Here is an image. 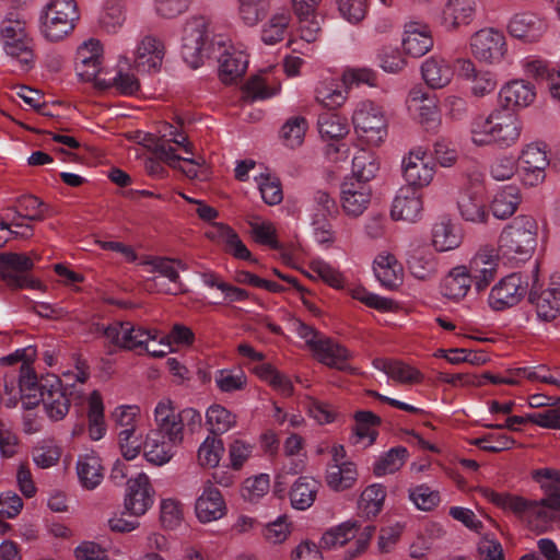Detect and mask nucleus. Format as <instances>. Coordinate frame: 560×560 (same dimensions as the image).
<instances>
[{
  "mask_svg": "<svg viewBox=\"0 0 560 560\" xmlns=\"http://www.w3.org/2000/svg\"><path fill=\"white\" fill-rule=\"evenodd\" d=\"M380 170V161L373 151L361 149L352 159V175L347 178H358L364 183L373 179Z\"/></svg>",
  "mask_w": 560,
  "mask_h": 560,
  "instance_id": "nucleus-47",
  "label": "nucleus"
},
{
  "mask_svg": "<svg viewBox=\"0 0 560 560\" xmlns=\"http://www.w3.org/2000/svg\"><path fill=\"white\" fill-rule=\"evenodd\" d=\"M372 198L371 186L358 178H345L340 186V205L343 213L358 218L369 208Z\"/></svg>",
  "mask_w": 560,
  "mask_h": 560,
  "instance_id": "nucleus-17",
  "label": "nucleus"
},
{
  "mask_svg": "<svg viewBox=\"0 0 560 560\" xmlns=\"http://www.w3.org/2000/svg\"><path fill=\"white\" fill-rule=\"evenodd\" d=\"M133 63L126 56H120L117 66L116 74L112 79V86L121 95H135L140 91V80L133 73Z\"/></svg>",
  "mask_w": 560,
  "mask_h": 560,
  "instance_id": "nucleus-39",
  "label": "nucleus"
},
{
  "mask_svg": "<svg viewBox=\"0 0 560 560\" xmlns=\"http://www.w3.org/2000/svg\"><path fill=\"white\" fill-rule=\"evenodd\" d=\"M306 275L312 279H320L335 289H341L345 285L342 273L320 258L313 259L310 262Z\"/></svg>",
  "mask_w": 560,
  "mask_h": 560,
  "instance_id": "nucleus-51",
  "label": "nucleus"
},
{
  "mask_svg": "<svg viewBox=\"0 0 560 560\" xmlns=\"http://www.w3.org/2000/svg\"><path fill=\"white\" fill-rule=\"evenodd\" d=\"M316 101L327 108L340 107L347 100V93L334 82H322L315 91Z\"/></svg>",
  "mask_w": 560,
  "mask_h": 560,
  "instance_id": "nucleus-62",
  "label": "nucleus"
},
{
  "mask_svg": "<svg viewBox=\"0 0 560 560\" xmlns=\"http://www.w3.org/2000/svg\"><path fill=\"white\" fill-rule=\"evenodd\" d=\"M556 511L547 501V497L540 500H529L525 522L533 527H540L555 520Z\"/></svg>",
  "mask_w": 560,
  "mask_h": 560,
  "instance_id": "nucleus-60",
  "label": "nucleus"
},
{
  "mask_svg": "<svg viewBox=\"0 0 560 560\" xmlns=\"http://www.w3.org/2000/svg\"><path fill=\"white\" fill-rule=\"evenodd\" d=\"M469 46L477 59L488 63L499 62L506 51L503 33L494 28H482L476 32L470 37Z\"/></svg>",
  "mask_w": 560,
  "mask_h": 560,
  "instance_id": "nucleus-16",
  "label": "nucleus"
},
{
  "mask_svg": "<svg viewBox=\"0 0 560 560\" xmlns=\"http://www.w3.org/2000/svg\"><path fill=\"white\" fill-rule=\"evenodd\" d=\"M195 510L201 523H210L225 515L226 505L221 492L209 482L197 499Z\"/></svg>",
  "mask_w": 560,
  "mask_h": 560,
  "instance_id": "nucleus-27",
  "label": "nucleus"
},
{
  "mask_svg": "<svg viewBox=\"0 0 560 560\" xmlns=\"http://www.w3.org/2000/svg\"><path fill=\"white\" fill-rule=\"evenodd\" d=\"M523 125L516 114L497 109L488 117L472 121L470 139L476 147L497 145L508 149L520 140Z\"/></svg>",
  "mask_w": 560,
  "mask_h": 560,
  "instance_id": "nucleus-1",
  "label": "nucleus"
},
{
  "mask_svg": "<svg viewBox=\"0 0 560 560\" xmlns=\"http://www.w3.org/2000/svg\"><path fill=\"white\" fill-rule=\"evenodd\" d=\"M270 0H237V14L247 26L257 25L267 14Z\"/></svg>",
  "mask_w": 560,
  "mask_h": 560,
  "instance_id": "nucleus-53",
  "label": "nucleus"
},
{
  "mask_svg": "<svg viewBox=\"0 0 560 560\" xmlns=\"http://www.w3.org/2000/svg\"><path fill=\"white\" fill-rule=\"evenodd\" d=\"M0 43L5 55L14 60L21 70L28 71L35 65L33 39L24 23L16 20L4 22L0 30Z\"/></svg>",
  "mask_w": 560,
  "mask_h": 560,
  "instance_id": "nucleus-4",
  "label": "nucleus"
},
{
  "mask_svg": "<svg viewBox=\"0 0 560 560\" xmlns=\"http://www.w3.org/2000/svg\"><path fill=\"white\" fill-rule=\"evenodd\" d=\"M475 280L466 265L453 267L441 282V293L444 298L458 302L470 291Z\"/></svg>",
  "mask_w": 560,
  "mask_h": 560,
  "instance_id": "nucleus-26",
  "label": "nucleus"
},
{
  "mask_svg": "<svg viewBox=\"0 0 560 560\" xmlns=\"http://www.w3.org/2000/svg\"><path fill=\"white\" fill-rule=\"evenodd\" d=\"M153 501L154 490L145 474L140 472L127 481L125 508L130 514L135 516L145 514Z\"/></svg>",
  "mask_w": 560,
  "mask_h": 560,
  "instance_id": "nucleus-19",
  "label": "nucleus"
},
{
  "mask_svg": "<svg viewBox=\"0 0 560 560\" xmlns=\"http://www.w3.org/2000/svg\"><path fill=\"white\" fill-rule=\"evenodd\" d=\"M154 421L158 427L156 433L173 443H182L183 423H180V416L171 399L163 398L158 402L154 408Z\"/></svg>",
  "mask_w": 560,
  "mask_h": 560,
  "instance_id": "nucleus-21",
  "label": "nucleus"
},
{
  "mask_svg": "<svg viewBox=\"0 0 560 560\" xmlns=\"http://www.w3.org/2000/svg\"><path fill=\"white\" fill-rule=\"evenodd\" d=\"M360 532L358 522L346 521L327 529L320 538V545L326 549L340 548L357 538Z\"/></svg>",
  "mask_w": 560,
  "mask_h": 560,
  "instance_id": "nucleus-43",
  "label": "nucleus"
},
{
  "mask_svg": "<svg viewBox=\"0 0 560 560\" xmlns=\"http://www.w3.org/2000/svg\"><path fill=\"white\" fill-rule=\"evenodd\" d=\"M373 270L380 283L388 289L397 288L402 281V267L390 253H381L376 256Z\"/></svg>",
  "mask_w": 560,
  "mask_h": 560,
  "instance_id": "nucleus-33",
  "label": "nucleus"
},
{
  "mask_svg": "<svg viewBox=\"0 0 560 560\" xmlns=\"http://www.w3.org/2000/svg\"><path fill=\"white\" fill-rule=\"evenodd\" d=\"M462 241V234L450 220L443 219L433 225L432 245L438 252L456 249Z\"/></svg>",
  "mask_w": 560,
  "mask_h": 560,
  "instance_id": "nucleus-42",
  "label": "nucleus"
},
{
  "mask_svg": "<svg viewBox=\"0 0 560 560\" xmlns=\"http://www.w3.org/2000/svg\"><path fill=\"white\" fill-rule=\"evenodd\" d=\"M537 234L538 224L533 217L517 215L503 228L498 250L510 260H527L537 246Z\"/></svg>",
  "mask_w": 560,
  "mask_h": 560,
  "instance_id": "nucleus-2",
  "label": "nucleus"
},
{
  "mask_svg": "<svg viewBox=\"0 0 560 560\" xmlns=\"http://www.w3.org/2000/svg\"><path fill=\"white\" fill-rule=\"evenodd\" d=\"M508 31L511 36L525 40L535 42L546 31V24L544 20L534 13L523 12L514 14L509 24Z\"/></svg>",
  "mask_w": 560,
  "mask_h": 560,
  "instance_id": "nucleus-28",
  "label": "nucleus"
},
{
  "mask_svg": "<svg viewBox=\"0 0 560 560\" xmlns=\"http://www.w3.org/2000/svg\"><path fill=\"white\" fill-rule=\"evenodd\" d=\"M460 217L471 223L482 224L489 218L487 203L483 197L476 192H465L458 200Z\"/></svg>",
  "mask_w": 560,
  "mask_h": 560,
  "instance_id": "nucleus-40",
  "label": "nucleus"
},
{
  "mask_svg": "<svg viewBox=\"0 0 560 560\" xmlns=\"http://www.w3.org/2000/svg\"><path fill=\"white\" fill-rule=\"evenodd\" d=\"M409 452L404 446H397L382 454L373 464V474L376 477L395 474L406 463Z\"/></svg>",
  "mask_w": 560,
  "mask_h": 560,
  "instance_id": "nucleus-48",
  "label": "nucleus"
},
{
  "mask_svg": "<svg viewBox=\"0 0 560 560\" xmlns=\"http://www.w3.org/2000/svg\"><path fill=\"white\" fill-rule=\"evenodd\" d=\"M308 128L307 121L302 116L290 117L281 128V138L284 145L294 149L300 147Z\"/></svg>",
  "mask_w": 560,
  "mask_h": 560,
  "instance_id": "nucleus-59",
  "label": "nucleus"
},
{
  "mask_svg": "<svg viewBox=\"0 0 560 560\" xmlns=\"http://www.w3.org/2000/svg\"><path fill=\"white\" fill-rule=\"evenodd\" d=\"M385 497L386 491L382 485H371L362 491L359 499V509L368 517L375 516L382 510Z\"/></svg>",
  "mask_w": 560,
  "mask_h": 560,
  "instance_id": "nucleus-55",
  "label": "nucleus"
},
{
  "mask_svg": "<svg viewBox=\"0 0 560 560\" xmlns=\"http://www.w3.org/2000/svg\"><path fill=\"white\" fill-rule=\"evenodd\" d=\"M421 73L425 83L432 89L446 86L454 75L451 63L438 56H432L422 63Z\"/></svg>",
  "mask_w": 560,
  "mask_h": 560,
  "instance_id": "nucleus-34",
  "label": "nucleus"
},
{
  "mask_svg": "<svg viewBox=\"0 0 560 560\" xmlns=\"http://www.w3.org/2000/svg\"><path fill=\"white\" fill-rule=\"evenodd\" d=\"M405 187L420 190L429 186L435 175V165L429 159L427 151L420 147L409 151L401 161Z\"/></svg>",
  "mask_w": 560,
  "mask_h": 560,
  "instance_id": "nucleus-11",
  "label": "nucleus"
},
{
  "mask_svg": "<svg viewBox=\"0 0 560 560\" xmlns=\"http://www.w3.org/2000/svg\"><path fill=\"white\" fill-rule=\"evenodd\" d=\"M409 499L418 510L431 511L440 503V493L427 485H419L409 489Z\"/></svg>",
  "mask_w": 560,
  "mask_h": 560,
  "instance_id": "nucleus-63",
  "label": "nucleus"
},
{
  "mask_svg": "<svg viewBox=\"0 0 560 560\" xmlns=\"http://www.w3.org/2000/svg\"><path fill=\"white\" fill-rule=\"evenodd\" d=\"M518 161L511 154H498L489 163L488 171L497 182L510 180L518 171Z\"/></svg>",
  "mask_w": 560,
  "mask_h": 560,
  "instance_id": "nucleus-58",
  "label": "nucleus"
},
{
  "mask_svg": "<svg viewBox=\"0 0 560 560\" xmlns=\"http://www.w3.org/2000/svg\"><path fill=\"white\" fill-rule=\"evenodd\" d=\"M224 452L223 441L215 435H209L198 448V462L201 466L215 467Z\"/></svg>",
  "mask_w": 560,
  "mask_h": 560,
  "instance_id": "nucleus-61",
  "label": "nucleus"
},
{
  "mask_svg": "<svg viewBox=\"0 0 560 560\" xmlns=\"http://www.w3.org/2000/svg\"><path fill=\"white\" fill-rule=\"evenodd\" d=\"M89 435L93 441L101 440L106 432L104 405L98 392L91 393L88 399Z\"/></svg>",
  "mask_w": 560,
  "mask_h": 560,
  "instance_id": "nucleus-49",
  "label": "nucleus"
},
{
  "mask_svg": "<svg viewBox=\"0 0 560 560\" xmlns=\"http://www.w3.org/2000/svg\"><path fill=\"white\" fill-rule=\"evenodd\" d=\"M318 482L311 477H300L291 488L290 501L293 509L305 511L316 499Z\"/></svg>",
  "mask_w": 560,
  "mask_h": 560,
  "instance_id": "nucleus-44",
  "label": "nucleus"
},
{
  "mask_svg": "<svg viewBox=\"0 0 560 560\" xmlns=\"http://www.w3.org/2000/svg\"><path fill=\"white\" fill-rule=\"evenodd\" d=\"M478 10L477 0H446L441 13V24L455 31L472 23Z\"/></svg>",
  "mask_w": 560,
  "mask_h": 560,
  "instance_id": "nucleus-24",
  "label": "nucleus"
},
{
  "mask_svg": "<svg viewBox=\"0 0 560 560\" xmlns=\"http://www.w3.org/2000/svg\"><path fill=\"white\" fill-rule=\"evenodd\" d=\"M402 49L413 58H420L433 47V37L428 24L421 21H409L404 26Z\"/></svg>",
  "mask_w": 560,
  "mask_h": 560,
  "instance_id": "nucleus-20",
  "label": "nucleus"
},
{
  "mask_svg": "<svg viewBox=\"0 0 560 560\" xmlns=\"http://www.w3.org/2000/svg\"><path fill=\"white\" fill-rule=\"evenodd\" d=\"M407 264L411 275L419 280L430 279L436 273V259L429 250H413Z\"/></svg>",
  "mask_w": 560,
  "mask_h": 560,
  "instance_id": "nucleus-50",
  "label": "nucleus"
},
{
  "mask_svg": "<svg viewBox=\"0 0 560 560\" xmlns=\"http://www.w3.org/2000/svg\"><path fill=\"white\" fill-rule=\"evenodd\" d=\"M44 203L35 196L28 195L19 198L13 207L14 218L28 222H38L45 219Z\"/></svg>",
  "mask_w": 560,
  "mask_h": 560,
  "instance_id": "nucleus-54",
  "label": "nucleus"
},
{
  "mask_svg": "<svg viewBox=\"0 0 560 560\" xmlns=\"http://www.w3.org/2000/svg\"><path fill=\"white\" fill-rule=\"evenodd\" d=\"M307 211L311 221L328 220L337 211L336 201L328 191L317 189L308 201Z\"/></svg>",
  "mask_w": 560,
  "mask_h": 560,
  "instance_id": "nucleus-52",
  "label": "nucleus"
},
{
  "mask_svg": "<svg viewBox=\"0 0 560 560\" xmlns=\"http://www.w3.org/2000/svg\"><path fill=\"white\" fill-rule=\"evenodd\" d=\"M423 202L419 190L401 187L392 206L390 215L394 220L417 221L422 213Z\"/></svg>",
  "mask_w": 560,
  "mask_h": 560,
  "instance_id": "nucleus-25",
  "label": "nucleus"
},
{
  "mask_svg": "<svg viewBox=\"0 0 560 560\" xmlns=\"http://www.w3.org/2000/svg\"><path fill=\"white\" fill-rule=\"evenodd\" d=\"M528 419L540 428L560 430V398L553 400V406L546 410L528 413Z\"/></svg>",
  "mask_w": 560,
  "mask_h": 560,
  "instance_id": "nucleus-64",
  "label": "nucleus"
},
{
  "mask_svg": "<svg viewBox=\"0 0 560 560\" xmlns=\"http://www.w3.org/2000/svg\"><path fill=\"white\" fill-rule=\"evenodd\" d=\"M352 124L357 135L369 144L378 145L387 137L384 112L372 101L364 100L355 105Z\"/></svg>",
  "mask_w": 560,
  "mask_h": 560,
  "instance_id": "nucleus-5",
  "label": "nucleus"
},
{
  "mask_svg": "<svg viewBox=\"0 0 560 560\" xmlns=\"http://www.w3.org/2000/svg\"><path fill=\"white\" fill-rule=\"evenodd\" d=\"M528 283L521 273L513 272L495 283L488 296L489 306L503 311L518 304L526 295Z\"/></svg>",
  "mask_w": 560,
  "mask_h": 560,
  "instance_id": "nucleus-14",
  "label": "nucleus"
},
{
  "mask_svg": "<svg viewBox=\"0 0 560 560\" xmlns=\"http://www.w3.org/2000/svg\"><path fill=\"white\" fill-rule=\"evenodd\" d=\"M42 400L47 416L54 421L63 419L69 412L70 400L62 392L59 384L51 385L49 389L44 387L42 390Z\"/></svg>",
  "mask_w": 560,
  "mask_h": 560,
  "instance_id": "nucleus-45",
  "label": "nucleus"
},
{
  "mask_svg": "<svg viewBox=\"0 0 560 560\" xmlns=\"http://www.w3.org/2000/svg\"><path fill=\"white\" fill-rule=\"evenodd\" d=\"M500 100L505 107L525 108L536 97L534 86L524 80H512L500 90Z\"/></svg>",
  "mask_w": 560,
  "mask_h": 560,
  "instance_id": "nucleus-32",
  "label": "nucleus"
},
{
  "mask_svg": "<svg viewBox=\"0 0 560 560\" xmlns=\"http://www.w3.org/2000/svg\"><path fill=\"white\" fill-rule=\"evenodd\" d=\"M160 142L155 147L159 159L171 167H177L180 162L182 150L184 154L192 155V144L188 141L183 130L168 122H163L159 129Z\"/></svg>",
  "mask_w": 560,
  "mask_h": 560,
  "instance_id": "nucleus-12",
  "label": "nucleus"
},
{
  "mask_svg": "<svg viewBox=\"0 0 560 560\" xmlns=\"http://www.w3.org/2000/svg\"><path fill=\"white\" fill-rule=\"evenodd\" d=\"M331 459L326 466L325 481L335 492L352 489L359 480L358 465L348 458L347 451L341 444L330 447Z\"/></svg>",
  "mask_w": 560,
  "mask_h": 560,
  "instance_id": "nucleus-6",
  "label": "nucleus"
},
{
  "mask_svg": "<svg viewBox=\"0 0 560 560\" xmlns=\"http://www.w3.org/2000/svg\"><path fill=\"white\" fill-rule=\"evenodd\" d=\"M291 23V13L287 9H278L262 24L260 38L266 45H276L283 40Z\"/></svg>",
  "mask_w": 560,
  "mask_h": 560,
  "instance_id": "nucleus-36",
  "label": "nucleus"
},
{
  "mask_svg": "<svg viewBox=\"0 0 560 560\" xmlns=\"http://www.w3.org/2000/svg\"><path fill=\"white\" fill-rule=\"evenodd\" d=\"M478 493L486 500L504 512L512 513L521 520H525L529 500L509 492H497L488 487H479Z\"/></svg>",
  "mask_w": 560,
  "mask_h": 560,
  "instance_id": "nucleus-30",
  "label": "nucleus"
},
{
  "mask_svg": "<svg viewBox=\"0 0 560 560\" xmlns=\"http://www.w3.org/2000/svg\"><path fill=\"white\" fill-rule=\"evenodd\" d=\"M407 107L412 118L425 130H436L441 125L439 100L435 95L421 89H412L407 100Z\"/></svg>",
  "mask_w": 560,
  "mask_h": 560,
  "instance_id": "nucleus-15",
  "label": "nucleus"
},
{
  "mask_svg": "<svg viewBox=\"0 0 560 560\" xmlns=\"http://www.w3.org/2000/svg\"><path fill=\"white\" fill-rule=\"evenodd\" d=\"M210 45L208 42L207 23L203 18L189 19L182 35V56L185 62L191 68H198L209 56Z\"/></svg>",
  "mask_w": 560,
  "mask_h": 560,
  "instance_id": "nucleus-7",
  "label": "nucleus"
},
{
  "mask_svg": "<svg viewBox=\"0 0 560 560\" xmlns=\"http://www.w3.org/2000/svg\"><path fill=\"white\" fill-rule=\"evenodd\" d=\"M521 63L527 75L545 84L550 96L560 101V67L551 66L535 57H526Z\"/></svg>",
  "mask_w": 560,
  "mask_h": 560,
  "instance_id": "nucleus-23",
  "label": "nucleus"
},
{
  "mask_svg": "<svg viewBox=\"0 0 560 560\" xmlns=\"http://www.w3.org/2000/svg\"><path fill=\"white\" fill-rule=\"evenodd\" d=\"M165 54L166 46L160 36L144 34L139 37L132 51L133 68L148 73L159 72Z\"/></svg>",
  "mask_w": 560,
  "mask_h": 560,
  "instance_id": "nucleus-13",
  "label": "nucleus"
},
{
  "mask_svg": "<svg viewBox=\"0 0 560 560\" xmlns=\"http://www.w3.org/2000/svg\"><path fill=\"white\" fill-rule=\"evenodd\" d=\"M79 19L74 0H49L39 14V33L48 42L66 38Z\"/></svg>",
  "mask_w": 560,
  "mask_h": 560,
  "instance_id": "nucleus-3",
  "label": "nucleus"
},
{
  "mask_svg": "<svg viewBox=\"0 0 560 560\" xmlns=\"http://www.w3.org/2000/svg\"><path fill=\"white\" fill-rule=\"evenodd\" d=\"M533 303L540 320H553L560 312V281H552L548 289L533 299Z\"/></svg>",
  "mask_w": 560,
  "mask_h": 560,
  "instance_id": "nucleus-37",
  "label": "nucleus"
},
{
  "mask_svg": "<svg viewBox=\"0 0 560 560\" xmlns=\"http://www.w3.org/2000/svg\"><path fill=\"white\" fill-rule=\"evenodd\" d=\"M33 267V260L24 254H0V279L10 289H40V282L28 275Z\"/></svg>",
  "mask_w": 560,
  "mask_h": 560,
  "instance_id": "nucleus-9",
  "label": "nucleus"
},
{
  "mask_svg": "<svg viewBox=\"0 0 560 560\" xmlns=\"http://www.w3.org/2000/svg\"><path fill=\"white\" fill-rule=\"evenodd\" d=\"M211 46L223 48L219 57V74L224 83H233L241 78L248 66V56L243 45H235L222 36L213 37Z\"/></svg>",
  "mask_w": 560,
  "mask_h": 560,
  "instance_id": "nucleus-10",
  "label": "nucleus"
},
{
  "mask_svg": "<svg viewBox=\"0 0 560 560\" xmlns=\"http://www.w3.org/2000/svg\"><path fill=\"white\" fill-rule=\"evenodd\" d=\"M103 47L98 39L90 38L77 49L75 70L85 81H92L101 71Z\"/></svg>",
  "mask_w": 560,
  "mask_h": 560,
  "instance_id": "nucleus-22",
  "label": "nucleus"
},
{
  "mask_svg": "<svg viewBox=\"0 0 560 560\" xmlns=\"http://www.w3.org/2000/svg\"><path fill=\"white\" fill-rule=\"evenodd\" d=\"M143 265L148 267L149 272H156L172 283L173 287L159 289L160 291L170 294H176L182 291L179 270L187 269V265L185 262L178 259L156 257L147 260Z\"/></svg>",
  "mask_w": 560,
  "mask_h": 560,
  "instance_id": "nucleus-31",
  "label": "nucleus"
},
{
  "mask_svg": "<svg viewBox=\"0 0 560 560\" xmlns=\"http://www.w3.org/2000/svg\"><path fill=\"white\" fill-rule=\"evenodd\" d=\"M522 197L516 186H505L499 190L491 201L492 214L500 220L512 217L520 203Z\"/></svg>",
  "mask_w": 560,
  "mask_h": 560,
  "instance_id": "nucleus-41",
  "label": "nucleus"
},
{
  "mask_svg": "<svg viewBox=\"0 0 560 560\" xmlns=\"http://www.w3.org/2000/svg\"><path fill=\"white\" fill-rule=\"evenodd\" d=\"M313 353L320 363L329 368L354 372V370L347 363L351 358L350 351L329 338L324 337L322 341L316 345Z\"/></svg>",
  "mask_w": 560,
  "mask_h": 560,
  "instance_id": "nucleus-29",
  "label": "nucleus"
},
{
  "mask_svg": "<svg viewBox=\"0 0 560 560\" xmlns=\"http://www.w3.org/2000/svg\"><path fill=\"white\" fill-rule=\"evenodd\" d=\"M237 423V416L220 404H212L206 411V424L213 435L223 434Z\"/></svg>",
  "mask_w": 560,
  "mask_h": 560,
  "instance_id": "nucleus-46",
  "label": "nucleus"
},
{
  "mask_svg": "<svg viewBox=\"0 0 560 560\" xmlns=\"http://www.w3.org/2000/svg\"><path fill=\"white\" fill-rule=\"evenodd\" d=\"M178 443H173L165 436L156 432L148 434L144 442V457L148 462L162 466L168 463L174 456L173 447Z\"/></svg>",
  "mask_w": 560,
  "mask_h": 560,
  "instance_id": "nucleus-38",
  "label": "nucleus"
},
{
  "mask_svg": "<svg viewBox=\"0 0 560 560\" xmlns=\"http://www.w3.org/2000/svg\"><path fill=\"white\" fill-rule=\"evenodd\" d=\"M214 382L222 393L243 390L247 376L242 369H222L215 372Z\"/></svg>",
  "mask_w": 560,
  "mask_h": 560,
  "instance_id": "nucleus-57",
  "label": "nucleus"
},
{
  "mask_svg": "<svg viewBox=\"0 0 560 560\" xmlns=\"http://www.w3.org/2000/svg\"><path fill=\"white\" fill-rule=\"evenodd\" d=\"M499 253L497 247L486 245L480 247L469 260L467 267L478 292L483 291L495 278L500 260Z\"/></svg>",
  "mask_w": 560,
  "mask_h": 560,
  "instance_id": "nucleus-18",
  "label": "nucleus"
},
{
  "mask_svg": "<svg viewBox=\"0 0 560 560\" xmlns=\"http://www.w3.org/2000/svg\"><path fill=\"white\" fill-rule=\"evenodd\" d=\"M77 475L83 488L95 489L104 477L101 458L94 452L80 455L77 460Z\"/></svg>",
  "mask_w": 560,
  "mask_h": 560,
  "instance_id": "nucleus-35",
  "label": "nucleus"
},
{
  "mask_svg": "<svg viewBox=\"0 0 560 560\" xmlns=\"http://www.w3.org/2000/svg\"><path fill=\"white\" fill-rule=\"evenodd\" d=\"M518 167L522 184L537 187L546 179V170L550 164L547 144L530 142L525 144L518 155Z\"/></svg>",
  "mask_w": 560,
  "mask_h": 560,
  "instance_id": "nucleus-8",
  "label": "nucleus"
},
{
  "mask_svg": "<svg viewBox=\"0 0 560 560\" xmlns=\"http://www.w3.org/2000/svg\"><path fill=\"white\" fill-rule=\"evenodd\" d=\"M318 130L324 139L339 140L349 132L347 120L334 113H324L318 117Z\"/></svg>",
  "mask_w": 560,
  "mask_h": 560,
  "instance_id": "nucleus-56",
  "label": "nucleus"
}]
</instances>
